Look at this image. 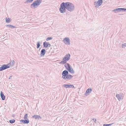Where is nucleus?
Wrapping results in <instances>:
<instances>
[{
    "label": "nucleus",
    "mask_w": 126,
    "mask_h": 126,
    "mask_svg": "<svg viewBox=\"0 0 126 126\" xmlns=\"http://www.w3.org/2000/svg\"><path fill=\"white\" fill-rule=\"evenodd\" d=\"M42 1V0H37L34 1L31 5V8L32 9H35L37 8L40 5Z\"/></svg>",
    "instance_id": "1"
},
{
    "label": "nucleus",
    "mask_w": 126,
    "mask_h": 126,
    "mask_svg": "<svg viewBox=\"0 0 126 126\" xmlns=\"http://www.w3.org/2000/svg\"><path fill=\"white\" fill-rule=\"evenodd\" d=\"M63 75L62 78L65 79H70L71 78V75L68 74V71L65 70L63 71L62 73Z\"/></svg>",
    "instance_id": "2"
},
{
    "label": "nucleus",
    "mask_w": 126,
    "mask_h": 126,
    "mask_svg": "<svg viewBox=\"0 0 126 126\" xmlns=\"http://www.w3.org/2000/svg\"><path fill=\"white\" fill-rule=\"evenodd\" d=\"M70 55L68 54L65 55L62 61L60 63L61 64H65L67 61H68L70 59Z\"/></svg>",
    "instance_id": "3"
},
{
    "label": "nucleus",
    "mask_w": 126,
    "mask_h": 126,
    "mask_svg": "<svg viewBox=\"0 0 126 126\" xmlns=\"http://www.w3.org/2000/svg\"><path fill=\"white\" fill-rule=\"evenodd\" d=\"M62 3L63 4H64L65 7L67 10L71 11V3L69 2H67L65 3L63 2Z\"/></svg>",
    "instance_id": "4"
},
{
    "label": "nucleus",
    "mask_w": 126,
    "mask_h": 126,
    "mask_svg": "<svg viewBox=\"0 0 126 126\" xmlns=\"http://www.w3.org/2000/svg\"><path fill=\"white\" fill-rule=\"evenodd\" d=\"M66 8L65 7L64 4L62 3L60 6V8L59 9L60 12L61 13H63L66 12Z\"/></svg>",
    "instance_id": "5"
},
{
    "label": "nucleus",
    "mask_w": 126,
    "mask_h": 126,
    "mask_svg": "<svg viewBox=\"0 0 126 126\" xmlns=\"http://www.w3.org/2000/svg\"><path fill=\"white\" fill-rule=\"evenodd\" d=\"M103 2V0H98L97 1H95L94 2V5L95 7H98L100 6Z\"/></svg>",
    "instance_id": "6"
},
{
    "label": "nucleus",
    "mask_w": 126,
    "mask_h": 126,
    "mask_svg": "<svg viewBox=\"0 0 126 126\" xmlns=\"http://www.w3.org/2000/svg\"><path fill=\"white\" fill-rule=\"evenodd\" d=\"M10 67L7 65L4 64L0 67V71H2Z\"/></svg>",
    "instance_id": "7"
},
{
    "label": "nucleus",
    "mask_w": 126,
    "mask_h": 126,
    "mask_svg": "<svg viewBox=\"0 0 126 126\" xmlns=\"http://www.w3.org/2000/svg\"><path fill=\"white\" fill-rule=\"evenodd\" d=\"M63 42L66 44L70 45V39L68 38H65L63 40Z\"/></svg>",
    "instance_id": "8"
},
{
    "label": "nucleus",
    "mask_w": 126,
    "mask_h": 126,
    "mask_svg": "<svg viewBox=\"0 0 126 126\" xmlns=\"http://www.w3.org/2000/svg\"><path fill=\"white\" fill-rule=\"evenodd\" d=\"M64 66L66 69L67 70L70 72L71 73V68L69 63H66L65 65Z\"/></svg>",
    "instance_id": "9"
},
{
    "label": "nucleus",
    "mask_w": 126,
    "mask_h": 126,
    "mask_svg": "<svg viewBox=\"0 0 126 126\" xmlns=\"http://www.w3.org/2000/svg\"><path fill=\"white\" fill-rule=\"evenodd\" d=\"M92 91V89L91 88H89L86 91L85 93V95L87 96L88 94H89Z\"/></svg>",
    "instance_id": "10"
},
{
    "label": "nucleus",
    "mask_w": 126,
    "mask_h": 126,
    "mask_svg": "<svg viewBox=\"0 0 126 126\" xmlns=\"http://www.w3.org/2000/svg\"><path fill=\"white\" fill-rule=\"evenodd\" d=\"M20 122L21 123H22L24 124H28L29 123V121L28 119H27V120L25 119L24 120H21L20 121Z\"/></svg>",
    "instance_id": "11"
},
{
    "label": "nucleus",
    "mask_w": 126,
    "mask_h": 126,
    "mask_svg": "<svg viewBox=\"0 0 126 126\" xmlns=\"http://www.w3.org/2000/svg\"><path fill=\"white\" fill-rule=\"evenodd\" d=\"M46 50L45 49H42L40 55L41 57H43L44 56L46 52Z\"/></svg>",
    "instance_id": "12"
},
{
    "label": "nucleus",
    "mask_w": 126,
    "mask_h": 126,
    "mask_svg": "<svg viewBox=\"0 0 126 126\" xmlns=\"http://www.w3.org/2000/svg\"><path fill=\"white\" fill-rule=\"evenodd\" d=\"M32 118H34L35 119H39V118H40V119H41L42 118L40 117V116L37 115H34L33 116H32Z\"/></svg>",
    "instance_id": "13"
},
{
    "label": "nucleus",
    "mask_w": 126,
    "mask_h": 126,
    "mask_svg": "<svg viewBox=\"0 0 126 126\" xmlns=\"http://www.w3.org/2000/svg\"><path fill=\"white\" fill-rule=\"evenodd\" d=\"M112 12H114L115 13H116L121 12V8H118L112 10Z\"/></svg>",
    "instance_id": "14"
},
{
    "label": "nucleus",
    "mask_w": 126,
    "mask_h": 126,
    "mask_svg": "<svg viewBox=\"0 0 126 126\" xmlns=\"http://www.w3.org/2000/svg\"><path fill=\"white\" fill-rule=\"evenodd\" d=\"M0 95L2 100H4L5 99V96L4 95L2 92L1 91L0 92Z\"/></svg>",
    "instance_id": "15"
},
{
    "label": "nucleus",
    "mask_w": 126,
    "mask_h": 126,
    "mask_svg": "<svg viewBox=\"0 0 126 126\" xmlns=\"http://www.w3.org/2000/svg\"><path fill=\"white\" fill-rule=\"evenodd\" d=\"M10 61H11L10 63L8 64V65H9V66H13L15 63V62L14 60L11 61V60Z\"/></svg>",
    "instance_id": "16"
},
{
    "label": "nucleus",
    "mask_w": 126,
    "mask_h": 126,
    "mask_svg": "<svg viewBox=\"0 0 126 126\" xmlns=\"http://www.w3.org/2000/svg\"><path fill=\"white\" fill-rule=\"evenodd\" d=\"M116 96L117 98L119 101L122 100L123 99V98L121 97V96L119 94H116Z\"/></svg>",
    "instance_id": "17"
},
{
    "label": "nucleus",
    "mask_w": 126,
    "mask_h": 126,
    "mask_svg": "<svg viewBox=\"0 0 126 126\" xmlns=\"http://www.w3.org/2000/svg\"><path fill=\"white\" fill-rule=\"evenodd\" d=\"M63 86L65 87L66 88H70L71 87V85L64 84L63 85Z\"/></svg>",
    "instance_id": "18"
},
{
    "label": "nucleus",
    "mask_w": 126,
    "mask_h": 126,
    "mask_svg": "<svg viewBox=\"0 0 126 126\" xmlns=\"http://www.w3.org/2000/svg\"><path fill=\"white\" fill-rule=\"evenodd\" d=\"M48 43L46 41L43 43L44 47L46 48H47L48 47Z\"/></svg>",
    "instance_id": "19"
},
{
    "label": "nucleus",
    "mask_w": 126,
    "mask_h": 126,
    "mask_svg": "<svg viewBox=\"0 0 126 126\" xmlns=\"http://www.w3.org/2000/svg\"><path fill=\"white\" fill-rule=\"evenodd\" d=\"M6 27H8L11 28H14L16 27L15 26L11 25H6Z\"/></svg>",
    "instance_id": "20"
},
{
    "label": "nucleus",
    "mask_w": 126,
    "mask_h": 126,
    "mask_svg": "<svg viewBox=\"0 0 126 126\" xmlns=\"http://www.w3.org/2000/svg\"><path fill=\"white\" fill-rule=\"evenodd\" d=\"M33 0H27L25 2V3H31L32 2Z\"/></svg>",
    "instance_id": "21"
},
{
    "label": "nucleus",
    "mask_w": 126,
    "mask_h": 126,
    "mask_svg": "<svg viewBox=\"0 0 126 126\" xmlns=\"http://www.w3.org/2000/svg\"><path fill=\"white\" fill-rule=\"evenodd\" d=\"M15 121V120L14 119H12L9 120V122L10 123L12 124L14 123Z\"/></svg>",
    "instance_id": "22"
},
{
    "label": "nucleus",
    "mask_w": 126,
    "mask_h": 126,
    "mask_svg": "<svg viewBox=\"0 0 126 126\" xmlns=\"http://www.w3.org/2000/svg\"><path fill=\"white\" fill-rule=\"evenodd\" d=\"M5 20L6 23H9L10 22V20L9 18H6Z\"/></svg>",
    "instance_id": "23"
},
{
    "label": "nucleus",
    "mask_w": 126,
    "mask_h": 126,
    "mask_svg": "<svg viewBox=\"0 0 126 126\" xmlns=\"http://www.w3.org/2000/svg\"><path fill=\"white\" fill-rule=\"evenodd\" d=\"M52 37H48L46 39V40L47 41H48L50 40H52Z\"/></svg>",
    "instance_id": "24"
},
{
    "label": "nucleus",
    "mask_w": 126,
    "mask_h": 126,
    "mask_svg": "<svg viewBox=\"0 0 126 126\" xmlns=\"http://www.w3.org/2000/svg\"><path fill=\"white\" fill-rule=\"evenodd\" d=\"M74 5L71 3V11L74 10Z\"/></svg>",
    "instance_id": "25"
},
{
    "label": "nucleus",
    "mask_w": 126,
    "mask_h": 126,
    "mask_svg": "<svg viewBox=\"0 0 126 126\" xmlns=\"http://www.w3.org/2000/svg\"><path fill=\"white\" fill-rule=\"evenodd\" d=\"M37 48H39V47L40 46V42H37Z\"/></svg>",
    "instance_id": "26"
},
{
    "label": "nucleus",
    "mask_w": 126,
    "mask_h": 126,
    "mask_svg": "<svg viewBox=\"0 0 126 126\" xmlns=\"http://www.w3.org/2000/svg\"><path fill=\"white\" fill-rule=\"evenodd\" d=\"M126 47V43H125L122 44V48H124Z\"/></svg>",
    "instance_id": "27"
},
{
    "label": "nucleus",
    "mask_w": 126,
    "mask_h": 126,
    "mask_svg": "<svg viewBox=\"0 0 126 126\" xmlns=\"http://www.w3.org/2000/svg\"><path fill=\"white\" fill-rule=\"evenodd\" d=\"M28 118V114H26L25 115L24 118L25 119L27 120Z\"/></svg>",
    "instance_id": "28"
},
{
    "label": "nucleus",
    "mask_w": 126,
    "mask_h": 126,
    "mask_svg": "<svg viewBox=\"0 0 126 126\" xmlns=\"http://www.w3.org/2000/svg\"><path fill=\"white\" fill-rule=\"evenodd\" d=\"M121 11L126 12V9L124 8H121Z\"/></svg>",
    "instance_id": "29"
},
{
    "label": "nucleus",
    "mask_w": 126,
    "mask_h": 126,
    "mask_svg": "<svg viewBox=\"0 0 126 126\" xmlns=\"http://www.w3.org/2000/svg\"><path fill=\"white\" fill-rule=\"evenodd\" d=\"M71 73H74V71L72 68H71Z\"/></svg>",
    "instance_id": "30"
},
{
    "label": "nucleus",
    "mask_w": 126,
    "mask_h": 126,
    "mask_svg": "<svg viewBox=\"0 0 126 126\" xmlns=\"http://www.w3.org/2000/svg\"><path fill=\"white\" fill-rule=\"evenodd\" d=\"M93 120H94V122H95V123L96 122V119H93Z\"/></svg>",
    "instance_id": "31"
},
{
    "label": "nucleus",
    "mask_w": 126,
    "mask_h": 126,
    "mask_svg": "<svg viewBox=\"0 0 126 126\" xmlns=\"http://www.w3.org/2000/svg\"><path fill=\"white\" fill-rule=\"evenodd\" d=\"M71 88H75L74 87V86L73 85H71Z\"/></svg>",
    "instance_id": "32"
},
{
    "label": "nucleus",
    "mask_w": 126,
    "mask_h": 126,
    "mask_svg": "<svg viewBox=\"0 0 126 126\" xmlns=\"http://www.w3.org/2000/svg\"><path fill=\"white\" fill-rule=\"evenodd\" d=\"M48 47H50L51 46V45L49 43H48Z\"/></svg>",
    "instance_id": "33"
},
{
    "label": "nucleus",
    "mask_w": 126,
    "mask_h": 126,
    "mask_svg": "<svg viewBox=\"0 0 126 126\" xmlns=\"http://www.w3.org/2000/svg\"><path fill=\"white\" fill-rule=\"evenodd\" d=\"M113 123L110 124H107L108 126H111V125L113 124Z\"/></svg>",
    "instance_id": "34"
},
{
    "label": "nucleus",
    "mask_w": 126,
    "mask_h": 126,
    "mask_svg": "<svg viewBox=\"0 0 126 126\" xmlns=\"http://www.w3.org/2000/svg\"><path fill=\"white\" fill-rule=\"evenodd\" d=\"M103 126H108L107 124H104Z\"/></svg>",
    "instance_id": "35"
},
{
    "label": "nucleus",
    "mask_w": 126,
    "mask_h": 126,
    "mask_svg": "<svg viewBox=\"0 0 126 126\" xmlns=\"http://www.w3.org/2000/svg\"><path fill=\"white\" fill-rule=\"evenodd\" d=\"M12 76H10L9 77V79H11V78L12 77Z\"/></svg>",
    "instance_id": "36"
},
{
    "label": "nucleus",
    "mask_w": 126,
    "mask_h": 126,
    "mask_svg": "<svg viewBox=\"0 0 126 126\" xmlns=\"http://www.w3.org/2000/svg\"><path fill=\"white\" fill-rule=\"evenodd\" d=\"M71 78H72L73 77V76L71 75Z\"/></svg>",
    "instance_id": "37"
}]
</instances>
